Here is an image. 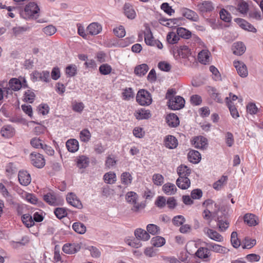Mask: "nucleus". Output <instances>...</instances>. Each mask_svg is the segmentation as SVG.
I'll return each instance as SVG.
<instances>
[{"mask_svg": "<svg viewBox=\"0 0 263 263\" xmlns=\"http://www.w3.org/2000/svg\"><path fill=\"white\" fill-rule=\"evenodd\" d=\"M43 143L42 140L37 137L32 138L30 141V144L35 148H41L43 147Z\"/></svg>", "mask_w": 263, "mask_h": 263, "instance_id": "680f3d73", "label": "nucleus"}, {"mask_svg": "<svg viewBox=\"0 0 263 263\" xmlns=\"http://www.w3.org/2000/svg\"><path fill=\"white\" fill-rule=\"evenodd\" d=\"M22 221L27 228L31 227L34 224L32 216L28 214L22 215Z\"/></svg>", "mask_w": 263, "mask_h": 263, "instance_id": "ea45409f", "label": "nucleus"}, {"mask_svg": "<svg viewBox=\"0 0 263 263\" xmlns=\"http://www.w3.org/2000/svg\"><path fill=\"white\" fill-rule=\"evenodd\" d=\"M72 229L76 232L80 234H83L86 231L85 226L80 222L73 223L72 224Z\"/></svg>", "mask_w": 263, "mask_h": 263, "instance_id": "72a5a7b5", "label": "nucleus"}, {"mask_svg": "<svg viewBox=\"0 0 263 263\" xmlns=\"http://www.w3.org/2000/svg\"><path fill=\"white\" fill-rule=\"evenodd\" d=\"M89 159L84 156H79L77 159V166L80 168H86L89 164Z\"/></svg>", "mask_w": 263, "mask_h": 263, "instance_id": "a19ab883", "label": "nucleus"}, {"mask_svg": "<svg viewBox=\"0 0 263 263\" xmlns=\"http://www.w3.org/2000/svg\"><path fill=\"white\" fill-rule=\"evenodd\" d=\"M167 124L171 127H177L179 124V120L177 116L174 114H170L166 117Z\"/></svg>", "mask_w": 263, "mask_h": 263, "instance_id": "b1692460", "label": "nucleus"}, {"mask_svg": "<svg viewBox=\"0 0 263 263\" xmlns=\"http://www.w3.org/2000/svg\"><path fill=\"white\" fill-rule=\"evenodd\" d=\"M165 146L170 149L176 148L178 145L177 139L173 136L169 135L164 140Z\"/></svg>", "mask_w": 263, "mask_h": 263, "instance_id": "a211bd4d", "label": "nucleus"}, {"mask_svg": "<svg viewBox=\"0 0 263 263\" xmlns=\"http://www.w3.org/2000/svg\"><path fill=\"white\" fill-rule=\"evenodd\" d=\"M203 231L204 233L211 239L217 242H222L223 240V237L217 231L210 229L208 227L204 228Z\"/></svg>", "mask_w": 263, "mask_h": 263, "instance_id": "423d86ee", "label": "nucleus"}, {"mask_svg": "<svg viewBox=\"0 0 263 263\" xmlns=\"http://www.w3.org/2000/svg\"><path fill=\"white\" fill-rule=\"evenodd\" d=\"M20 183L24 186L29 185L31 181L30 175L25 171H20L18 174Z\"/></svg>", "mask_w": 263, "mask_h": 263, "instance_id": "f8f14e48", "label": "nucleus"}, {"mask_svg": "<svg viewBox=\"0 0 263 263\" xmlns=\"http://www.w3.org/2000/svg\"><path fill=\"white\" fill-rule=\"evenodd\" d=\"M177 174L179 177H187L191 173V170L184 165H181L177 168Z\"/></svg>", "mask_w": 263, "mask_h": 263, "instance_id": "f704fd0d", "label": "nucleus"}, {"mask_svg": "<svg viewBox=\"0 0 263 263\" xmlns=\"http://www.w3.org/2000/svg\"><path fill=\"white\" fill-rule=\"evenodd\" d=\"M138 198L137 194L134 192H128L126 196V199L127 201L133 205L136 204L137 202V199Z\"/></svg>", "mask_w": 263, "mask_h": 263, "instance_id": "864d4df0", "label": "nucleus"}, {"mask_svg": "<svg viewBox=\"0 0 263 263\" xmlns=\"http://www.w3.org/2000/svg\"><path fill=\"white\" fill-rule=\"evenodd\" d=\"M136 100L141 105H149L152 103V98L147 91L141 89L137 94Z\"/></svg>", "mask_w": 263, "mask_h": 263, "instance_id": "f03ea898", "label": "nucleus"}, {"mask_svg": "<svg viewBox=\"0 0 263 263\" xmlns=\"http://www.w3.org/2000/svg\"><path fill=\"white\" fill-rule=\"evenodd\" d=\"M44 200L51 205L55 206L58 204V199L53 192H49L44 196Z\"/></svg>", "mask_w": 263, "mask_h": 263, "instance_id": "aec40b11", "label": "nucleus"}, {"mask_svg": "<svg viewBox=\"0 0 263 263\" xmlns=\"http://www.w3.org/2000/svg\"><path fill=\"white\" fill-rule=\"evenodd\" d=\"M198 7L199 10L203 12L211 11L214 9L212 3L210 2H204L199 4Z\"/></svg>", "mask_w": 263, "mask_h": 263, "instance_id": "58836bf2", "label": "nucleus"}, {"mask_svg": "<svg viewBox=\"0 0 263 263\" xmlns=\"http://www.w3.org/2000/svg\"><path fill=\"white\" fill-rule=\"evenodd\" d=\"M220 18L226 22H230L231 20V14L225 9H222L220 11Z\"/></svg>", "mask_w": 263, "mask_h": 263, "instance_id": "69168bd1", "label": "nucleus"}, {"mask_svg": "<svg viewBox=\"0 0 263 263\" xmlns=\"http://www.w3.org/2000/svg\"><path fill=\"white\" fill-rule=\"evenodd\" d=\"M177 33L178 36L185 39H189L191 37L192 33L190 31L183 27L177 28Z\"/></svg>", "mask_w": 263, "mask_h": 263, "instance_id": "4c0bfd02", "label": "nucleus"}, {"mask_svg": "<svg viewBox=\"0 0 263 263\" xmlns=\"http://www.w3.org/2000/svg\"><path fill=\"white\" fill-rule=\"evenodd\" d=\"M102 26L98 23L93 22L90 24L87 27V31L91 35L98 34L102 31Z\"/></svg>", "mask_w": 263, "mask_h": 263, "instance_id": "2eb2a0df", "label": "nucleus"}, {"mask_svg": "<svg viewBox=\"0 0 263 263\" xmlns=\"http://www.w3.org/2000/svg\"><path fill=\"white\" fill-rule=\"evenodd\" d=\"M238 74L242 78H246L248 75V71L246 65L241 61H235L233 62Z\"/></svg>", "mask_w": 263, "mask_h": 263, "instance_id": "6e6552de", "label": "nucleus"}, {"mask_svg": "<svg viewBox=\"0 0 263 263\" xmlns=\"http://www.w3.org/2000/svg\"><path fill=\"white\" fill-rule=\"evenodd\" d=\"M244 221L249 226H254L258 224V218L255 215L251 213L246 214L243 217Z\"/></svg>", "mask_w": 263, "mask_h": 263, "instance_id": "6ab92c4d", "label": "nucleus"}, {"mask_svg": "<svg viewBox=\"0 0 263 263\" xmlns=\"http://www.w3.org/2000/svg\"><path fill=\"white\" fill-rule=\"evenodd\" d=\"M210 52L206 50H202L198 54L199 61L203 64H206L210 61Z\"/></svg>", "mask_w": 263, "mask_h": 263, "instance_id": "cd10ccee", "label": "nucleus"}, {"mask_svg": "<svg viewBox=\"0 0 263 263\" xmlns=\"http://www.w3.org/2000/svg\"><path fill=\"white\" fill-rule=\"evenodd\" d=\"M30 159L31 164L37 168H41L45 165V160L43 156L39 153H32L30 155Z\"/></svg>", "mask_w": 263, "mask_h": 263, "instance_id": "20e7f679", "label": "nucleus"}, {"mask_svg": "<svg viewBox=\"0 0 263 263\" xmlns=\"http://www.w3.org/2000/svg\"><path fill=\"white\" fill-rule=\"evenodd\" d=\"M80 138L81 141L87 142L90 139L91 134L87 129H84L80 133Z\"/></svg>", "mask_w": 263, "mask_h": 263, "instance_id": "3c124183", "label": "nucleus"}, {"mask_svg": "<svg viewBox=\"0 0 263 263\" xmlns=\"http://www.w3.org/2000/svg\"><path fill=\"white\" fill-rule=\"evenodd\" d=\"M14 129L10 125L3 126L1 130L2 136L6 138H9L14 135Z\"/></svg>", "mask_w": 263, "mask_h": 263, "instance_id": "5701e85b", "label": "nucleus"}, {"mask_svg": "<svg viewBox=\"0 0 263 263\" xmlns=\"http://www.w3.org/2000/svg\"><path fill=\"white\" fill-rule=\"evenodd\" d=\"M35 98L34 93L30 90H27L24 93V101L26 102L32 103Z\"/></svg>", "mask_w": 263, "mask_h": 263, "instance_id": "6e6d98bb", "label": "nucleus"}, {"mask_svg": "<svg viewBox=\"0 0 263 263\" xmlns=\"http://www.w3.org/2000/svg\"><path fill=\"white\" fill-rule=\"evenodd\" d=\"M180 38L177 33L174 32H170L166 36L167 42L171 44H174L178 42Z\"/></svg>", "mask_w": 263, "mask_h": 263, "instance_id": "a18cd8bd", "label": "nucleus"}, {"mask_svg": "<svg viewBox=\"0 0 263 263\" xmlns=\"http://www.w3.org/2000/svg\"><path fill=\"white\" fill-rule=\"evenodd\" d=\"M148 70V66L145 64H142L137 67L135 69V73L139 76L145 75Z\"/></svg>", "mask_w": 263, "mask_h": 263, "instance_id": "c9c22d12", "label": "nucleus"}, {"mask_svg": "<svg viewBox=\"0 0 263 263\" xmlns=\"http://www.w3.org/2000/svg\"><path fill=\"white\" fill-rule=\"evenodd\" d=\"M39 11L40 9L37 4L34 2H30L26 6L22 15L25 19H36L39 16Z\"/></svg>", "mask_w": 263, "mask_h": 263, "instance_id": "f257e3e1", "label": "nucleus"}, {"mask_svg": "<svg viewBox=\"0 0 263 263\" xmlns=\"http://www.w3.org/2000/svg\"><path fill=\"white\" fill-rule=\"evenodd\" d=\"M231 241L232 246L235 248H238L240 245V242L237 238V233L236 232H233L231 236Z\"/></svg>", "mask_w": 263, "mask_h": 263, "instance_id": "e2e57ef3", "label": "nucleus"}, {"mask_svg": "<svg viewBox=\"0 0 263 263\" xmlns=\"http://www.w3.org/2000/svg\"><path fill=\"white\" fill-rule=\"evenodd\" d=\"M177 51L182 58H187L191 54L190 49L185 45L180 46Z\"/></svg>", "mask_w": 263, "mask_h": 263, "instance_id": "79ce46f5", "label": "nucleus"}, {"mask_svg": "<svg viewBox=\"0 0 263 263\" xmlns=\"http://www.w3.org/2000/svg\"><path fill=\"white\" fill-rule=\"evenodd\" d=\"M111 70V67L108 64H103L99 67V72L103 75L109 74Z\"/></svg>", "mask_w": 263, "mask_h": 263, "instance_id": "4d7b16f0", "label": "nucleus"}, {"mask_svg": "<svg viewBox=\"0 0 263 263\" xmlns=\"http://www.w3.org/2000/svg\"><path fill=\"white\" fill-rule=\"evenodd\" d=\"M77 67L75 65H68L65 70L66 74L70 77L74 76L77 73Z\"/></svg>", "mask_w": 263, "mask_h": 263, "instance_id": "13d9d810", "label": "nucleus"}, {"mask_svg": "<svg viewBox=\"0 0 263 263\" xmlns=\"http://www.w3.org/2000/svg\"><path fill=\"white\" fill-rule=\"evenodd\" d=\"M176 184L179 188L185 190L190 187L191 182L187 177H180L177 179Z\"/></svg>", "mask_w": 263, "mask_h": 263, "instance_id": "412c9836", "label": "nucleus"}, {"mask_svg": "<svg viewBox=\"0 0 263 263\" xmlns=\"http://www.w3.org/2000/svg\"><path fill=\"white\" fill-rule=\"evenodd\" d=\"M147 232L152 235L157 234L160 231V228L157 225L148 224L146 227Z\"/></svg>", "mask_w": 263, "mask_h": 263, "instance_id": "052dcab7", "label": "nucleus"}, {"mask_svg": "<svg viewBox=\"0 0 263 263\" xmlns=\"http://www.w3.org/2000/svg\"><path fill=\"white\" fill-rule=\"evenodd\" d=\"M206 246L209 248L212 251L218 253H224L226 252V248L218 244L214 243H206Z\"/></svg>", "mask_w": 263, "mask_h": 263, "instance_id": "7c9ffc66", "label": "nucleus"}, {"mask_svg": "<svg viewBox=\"0 0 263 263\" xmlns=\"http://www.w3.org/2000/svg\"><path fill=\"white\" fill-rule=\"evenodd\" d=\"M187 157L191 162L197 163L201 159V155L198 151L192 150L188 153Z\"/></svg>", "mask_w": 263, "mask_h": 263, "instance_id": "393cba45", "label": "nucleus"}, {"mask_svg": "<svg viewBox=\"0 0 263 263\" xmlns=\"http://www.w3.org/2000/svg\"><path fill=\"white\" fill-rule=\"evenodd\" d=\"M115 35L118 37H123L125 35V30L123 26H120L114 29Z\"/></svg>", "mask_w": 263, "mask_h": 263, "instance_id": "338daca9", "label": "nucleus"}, {"mask_svg": "<svg viewBox=\"0 0 263 263\" xmlns=\"http://www.w3.org/2000/svg\"><path fill=\"white\" fill-rule=\"evenodd\" d=\"M80 247L78 244L67 243L63 246V251L69 254H72L77 253L79 251Z\"/></svg>", "mask_w": 263, "mask_h": 263, "instance_id": "dca6fc26", "label": "nucleus"}, {"mask_svg": "<svg viewBox=\"0 0 263 263\" xmlns=\"http://www.w3.org/2000/svg\"><path fill=\"white\" fill-rule=\"evenodd\" d=\"M235 22L239 26L245 30L255 33L257 31L256 29L250 23L242 18H236Z\"/></svg>", "mask_w": 263, "mask_h": 263, "instance_id": "ddd939ff", "label": "nucleus"}, {"mask_svg": "<svg viewBox=\"0 0 263 263\" xmlns=\"http://www.w3.org/2000/svg\"><path fill=\"white\" fill-rule=\"evenodd\" d=\"M124 13L125 15L130 19H134L136 15V13L134 9H133L132 6H131L129 4H125L124 6Z\"/></svg>", "mask_w": 263, "mask_h": 263, "instance_id": "c756f323", "label": "nucleus"}, {"mask_svg": "<svg viewBox=\"0 0 263 263\" xmlns=\"http://www.w3.org/2000/svg\"><path fill=\"white\" fill-rule=\"evenodd\" d=\"M66 200L69 204L74 207L78 209H81L82 208V204L81 201L78 199L76 195L72 193H70L67 195Z\"/></svg>", "mask_w": 263, "mask_h": 263, "instance_id": "4468645a", "label": "nucleus"}, {"mask_svg": "<svg viewBox=\"0 0 263 263\" xmlns=\"http://www.w3.org/2000/svg\"><path fill=\"white\" fill-rule=\"evenodd\" d=\"M217 226L219 228V230L220 232H224L229 228V222L227 220L221 219L219 217H217Z\"/></svg>", "mask_w": 263, "mask_h": 263, "instance_id": "49530a36", "label": "nucleus"}, {"mask_svg": "<svg viewBox=\"0 0 263 263\" xmlns=\"http://www.w3.org/2000/svg\"><path fill=\"white\" fill-rule=\"evenodd\" d=\"M249 6L248 4L243 1H240L237 4V10L242 14H246L248 11Z\"/></svg>", "mask_w": 263, "mask_h": 263, "instance_id": "09e8293b", "label": "nucleus"}, {"mask_svg": "<svg viewBox=\"0 0 263 263\" xmlns=\"http://www.w3.org/2000/svg\"><path fill=\"white\" fill-rule=\"evenodd\" d=\"M163 192L168 195H172L175 194L177 189L175 185L171 183H166L162 187Z\"/></svg>", "mask_w": 263, "mask_h": 263, "instance_id": "bb28decb", "label": "nucleus"}, {"mask_svg": "<svg viewBox=\"0 0 263 263\" xmlns=\"http://www.w3.org/2000/svg\"><path fill=\"white\" fill-rule=\"evenodd\" d=\"M181 14L187 19L193 22H197L199 16L196 12L186 8H182L180 9Z\"/></svg>", "mask_w": 263, "mask_h": 263, "instance_id": "1a4fd4ad", "label": "nucleus"}, {"mask_svg": "<svg viewBox=\"0 0 263 263\" xmlns=\"http://www.w3.org/2000/svg\"><path fill=\"white\" fill-rule=\"evenodd\" d=\"M134 234L136 238L139 240L147 241L150 238V235L147 231L140 228L136 229Z\"/></svg>", "mask_w": 263, "mask_h": 263, "instance_id": "f3484780", "label": "nucleus"}, {"mask_svg": "<svg viewBox=\"0 0 263 263\" xmlns=\"http://www.w3.org/2000/svg\"><path fill=\"white\" fill-rule=\"evenodd\" d=\"M33 79L34 81H41L45 82H49L50 74L48 71H35L32 73Z\"/></svg>", "mask_w": 263, "mask_h": 263, "instance_id": "0eeeda50", "label": "nucleus"}, {"mask_svg": "<svg viewBox=\"0 0 263 263\" xmlns=\"http://www.w3.org/2000/svg\"><path fill=\"white\" fill-rule=\"evenodd\" d=\"M144 40L147 45L149 46H155L156 41L154 40L152 32L149 29H148L147 30V32L144 33Z\"/></svg>", "mask_w": 263, "mask_h": 263, "instance_id": "de8ad7c7", "label": "nucleus"}, {"mask_svg": "<svg viewBox=\"0 0 263 263\" xmlns=\"http://www.w3.org/2000/svg\"><path fill=\"white\" fill-rule=\"evenodd\" d=\"M153 181L155 185H161L163 183L164 178L160 174H155L153 176Z\"/></svg>", "mask_w": 263, "mask_h": 263, "instance_id": "774afa93", "label": "nucleus"}, {"mask_svg": "<svg viewBox=\"0 0 263 263\" xmlns=\"http://www.w3.org/2000/svg\"><path fill=\"white\" fill-rule=\"evenodd\" d=\"M132 179V175L128 172L123 173L121 175L122 183L125 185H128L130 184Z\"/></svg>", "mask_w": 263, "mask_h": 263, "instance_id": "5fc2aeb1", "label": "nucleus"}, {"mask_svg": "<svg viewBox=\"0 0 263 263\" xmlns=\"http://www.w3.org/2000/svg\"><path fill=\"white\" fill-rule=\"evenodd\" d=\"M135 116L137 119L142 120L149 118L151 115L149 110L141 109L136 111Z\"/></svg>", "mask_w": 263, "mask_h": 263, "instance_id": "c85d7f7f", "label": "nucleus"}, {"mask_svg": "<svg viewBox=\"0 0 263 263\" xmlns=\"http://www.w3.org/2000/svg\"><path fill=\"white\" fill-rule=\"evenodd\" d=\"M256 244V240L255 239H250L248 238H246L243 242L242 245V247L243 249H251L253 248Z\"/></svg>", "mask_w": 263, "mask_h": 263, "instance_id": "603ef678", "label": "nucleus"}, {"mask_svg": "<svg viewBox=\"0 0 263 263\" xmlns=\"http://www.w3.org/2000/svg\"><path fill=\"white\" fill-rule=\"evenodd\" d=\"M246 46L242 42H236L233 45L232 50L233 53L238 55H242L246 50Z\"/></svg>", "mask_w": 263, "mask_h": 263, "instance_id": "4be33fe9", "label": "nucleus"}, {"mask_svg": "<svg viewBox=\"0 0 263 263\" xmlns=\"http://www.w3.org/2000/svg\"><path fill=\"white\" fill-rule=\"evenodd\" d=\"M54 213L57 217L60 219L65 217L67 214L66 210L62 208H56Z\"/></svg>", "mask_w": 263, "mask_h": 263, "instance_id": "0e129e2a", "label": "nucleus"}, {"mask_svg": "<svg viewBox=\"0 0 263 263\" xmlns=\"http://www.w3.org/2000/svg\"><path fill=\"white\" fill-rule=\"evenodd\" d=\"M104 179L107 183L112 184L116 181V174L110 172L104 175Z\"/></svg>", "mask_w": 263, "mask_h": 263, "instance_id": "8fccbe9b", "label": "nucleus"}, {"mask_svg": "<svg viewBox=\"0 0 263 263\" xmlns=\"http://www.w3.org/2000/svg\"><path fill=\"white\" fill-rule=\"evenodd\" d=\"M0 192L9 204H14L13 197L9 194L7 189L2 183H0Z\"/></svg>", "mask_w": 263, "mask_h": 263, "instance_id": "a878e982", "label": "nucleus"}, {"mask_svg": "<svg viewBox=\"0 0 263 263\" xmlns=\"http://www.w3.org/2000/svg\"><path fill=\"white\" fill-rule=\"evenodd\" d=\"M66 147L67 149L70 152H75L79 148V144L76 139H70L66 142Z\"/></svg>", "mask_w": 263, "mask_h": 263, "instance_id": "2f4dec72", "label": "nucleus"}, {"mask_svg": "<svg viewBox=\"0 0 263 263\" xmlns=\"http://www.w3.org/2000/svg\"><path fill=\"white\" fill-rule=\"evenodd\" d=\"M226 100L232 116L234 118H238L239 117L238 112L235 106L233 104L232 101L228 97H226Z\"/></svg>", "mask_w": 263, "mask_h": 263, "instance_id": "473e14b6", "label": "nucleus"}, {"mask_svg": "<svg viewBox=\"0 0 263 263\" xmlns=\"http://www.w3.org/2000/svg\"><path fill=\"white\" fill-rule=\"evenodd\" d=\"M228 177L227 176H222L218 181L213 184V188L216 190H220L224 184L226 183Z\"/></svg>", "mask_w": 263, "mask_h": 263, "instance_id": "37998d69", "label": "nucleus"}, {"mask_svg": "<svg viewBox=\"0 0 263 263\" xmlns=\"http://www.w3.org/2000/svg\"><path fill=\"white\" fill-rule=\"evenodd\" d=\"M123 99L126 101H129L134 97V93L133 89L130 87L125 88L123 89L122 92Z\"/></svg>", "mask_w": 263, "mask_h": 263, "instance_id": "e433bc0d", "label": "nucleus"}, {"mask_svg": "<svg viewBox=\"0 0 263 263\" xmlns=\"http://www.w3.org/2000/svg\"><path fill=\"white\" fill-rule=\"evenodd\" d=\"M185 101L180 96H176L170 99L168 102V106L173 110H179L184 106Z\"/></svg>", "mask_w": 263, "mask_h": 263, "instance_id": "39448f33", "label": "nucleus"}, {"mask_svg": "<svg viewBox=\"0 0 263 263\" xmlns=\"http://www.w3.org/2000/svg\"><path fill=\"white\" fill-rule=\"evenodd\" d=\"M165 243V239L161 236H156L151 239L152 245L156 247H160Z\"/></svg>", "mask_w": 263, "mask_h": 263, "instance_id": "c03bdc74", "label": "nucleus"}, {"mask_svg": "<svg viewBox=\"0 0 263 263\" xmlns=\"http://www.w3.org/2000/svg\"><path fill=\"white\" fill-rule=\"evenodd\" d=\"M197 257L203 259L205 261L210 260V257L211 255L210 250L208 248L200 247L195 253Z\"/></svg>", "mask_w": 263, "mask_h": 263, "instance_id": "9b49d317", "label": "nucleus"}, {"mask_svg": "<svg viewBox=\"0 0 263 263\" xmlns=\"http://www.w3.org/2000/svg\"><path fill=\"white\" fill-rule=\"evenodd\" d=\"M43 32L48 36L54 34L57 31V28L53 25H50L43 28Z\"/></svg>", "mask_w": 263, "mask_h": 263, "instance_id": "bf43d9fd", "label": "nucleus"}, {"mask_svg": "<svg viewBox=\"0 0 263 263\" xmlns=\"http://www.w3.org/2000/svg\"><path fill=\"white\" fill-rule=\"evenodd\" d=\"M9 86L14 91L18 90L21 87L27 88L28 85L26 79L24 77H20L19 79L12 78L9 82Z\"/></svg>", "mask_w": 263, "mask_h": 263, "instance_id": "7ed1b4c3", "label": "nucleus"}, {"mask_svg": "<svg viewBox=\"0 0 263 263\" xmlns=\"http://www.w3.org/2000/svg\"><path fill=\"white\" fill-rule=\"evenodd\" d=\"M192 142L195 147L200 149H205L208 145V140L203 136L195 137Z\"/></svg>", "mask_w": 263, "mask_h": 263, "instance_id": "9d476101", "label": "nucleus"}]
</instances>
